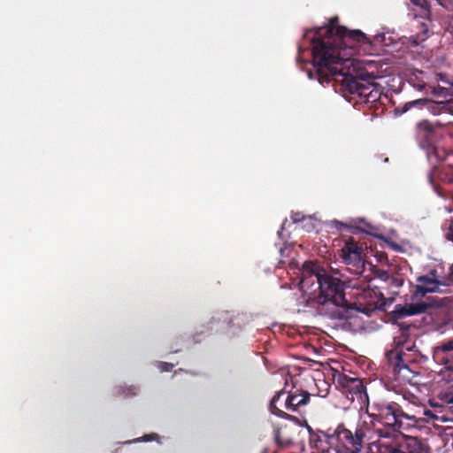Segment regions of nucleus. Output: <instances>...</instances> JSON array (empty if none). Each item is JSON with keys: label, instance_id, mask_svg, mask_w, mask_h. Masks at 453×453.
<instances>
[{"label": "nucleus", "instance_id": "nucleus-1", "mask_svg": "<svg viewBox=\"0 0 453 453\" xmlns=\"http://www.w3.org/2000/svg\"><path fill=\"white\" fill-rule=\"evenodd\" d=\"M338 22L339 18L333 17L326 26L307 30L304 34L311 45L312 69H309L307 74L321 85L331 81L339 82L343 90L357 95L365 102L375 76L363 70L346 51L353 50L359 44L370 43V41L362 31L349 30Z\"/></svg>", "mask_w": 453, "mask_h": 453}, {"label": "nucleus", "instance_id": "nucleus-2", "mask_svg": "<svg viewBox=\"0 0 453 453\" xmlns=\"http://www.w3.org/2000/svg\"><path fill=\"white\" fill-rule=\"evenodd\" d=\"M315 280L319 288L317 300L321 306L320 312L334 319L347 320L351 318L356 303L346 299L344 282L324 270L320 271L315 263L305 262L301 273L302 288L312 285Z\"/></svg>", "mask_w": 453, "mask_h": 453}, {"label": "nucleus", "instance_id": "nucleus-3", "mask_svg": "<svg viewBox=\"0 0 453 453\" xmlns=\"http://www.w3.org/2000/svg\"><path fill=\"white\" fill-rule=\"evenodd\" d=\"M364 436L362 429H357L353 434L342 426L330 435L311 434V453H359Z\"/></svg>", "mask_w": 453, "mask_h": 453}, {"label": "nucleus", "instance_id": "nucleus-4", "mask_svg": "<svg viewBox=\"0 0 453 453\" xmlns=\"http://www.w3.org/2000/svg\"><path fill=\"white\" fill-rule=\"evenodd\" d=\"M367 413L372 422H378L392 432L399 433L415 426L418 419L416 415L404 412L398 403L382 399L368 403Z\"/></svg>", "mask_w": 453, "mask_h": 453}, {"label": "nucleus", "instance_id": "nucleus-5", "mask_svg": "<svg viewBox=\"0 0 453 453\" xmlns=\"http://www.w3.org/2000/svg\"><path fill=\"white\" fill-rule=\"evenodd\" d=\"M446 124L441 121L422 119L416 124V136L420 147L426 151L428 160L436 164L445 159V151L434 144L438 130L444 128Z\"/></svg>", "mask_w": 453, "mask_h": 453}, {"label": "nucleus", "instance_id": "nucleus-6", "mask_svg": "<svg viewBox=\"0 0 453 453\" xmlns=\"http://www.w3.org/2000/svg\"><path fill=\"white\" fill-rule=\"evenodd\" d=\"M386 358L392 369L395 380L404 383H413V380L419 375L418 365L411 354L398 348L386 353Z\"/></svg>", "mask_w": 453, "mask_h": 453}, {"label": "nucleus", "instance_id": "nucleus-7", "mask_svg": "<svg viewBox=\"0 0 453 453\" xmlns=\"http://www.w3.org/2000/svg\"><path fill=\"white\" fill-rule=\"evenodd\" d=\"M341 257L353 275H361L365 268L363 248L354 240L349 238L341 250Z\"/></svg>", "mask_w": 453, "mask_h": 453}, {"label": "nucleus", "instance_id": "nucleus-8", "mask_svg": "<svg viewBox=\"0 0 453 453\" xmlns=\"http://www.w3.org/2000/svg\"><path fill=\"white\" fill-rule=\"evenodd\" d=\"M379 439L369 443L367 453H397V442L400 434L396 432L378 430Z\"/></svg>", "mask_w": 453, "mask_h": 453}, {"label": "nucleus", "instance_id": "nucleus-9", "mask_svg": "<svg viewBox=\"0 0 453 453\" xmlns=\"http://www.w3.org/2000/svg\"><path fill=\"white\" fill-rule=\"evenodd\" d=\"M334 379L344 393L351 395L352 399H354V395L357 396L359 399H362L363 395L367 397L365 387L361 379L350 377L340 372L334 374Z\"/></svg>", "mask_w": 453, "mask_h": 453}, {"label": "nucleus", "instance_id": "nucleus-10", "mask_svg": "<svg viewBox=\"0 0 453 453\" xmlns=\"http://www.w3.org/2000/svg\"><path fill=\"white\" fill-rule=\"evenodd\" d=\"M291 398L290 390L285 388L278 391L272 398L269 404V411L272 414L285 419H292V416L288 413L291 412Z\"/></svg>", "mask_w": 453, "mask_h": 453}, {"label": "nucleus", "instance_id": "nucleus-11", "mask_svg": "<svg viewBox=\"0 0 453 453\" xmlns=\"http://www.w3.org/2000/svg\"><path fill=\"white\" fill-rule=\"evenodd\" d=\"M434 361L443 365L446 370L453 371V340L441 342L433 349Z\"/></svg>", "mask_w": 453, "mask_h": 453}, {"label": "nucleus", "instance_id": "nucleus-12", "mask_svg": "<svg viewBox=\"0 0 453 453\" xmlns=\"http://www.w3.org/2000/svg\"><path fill=\"white\" fill-rule=\"evenodd\" d=\"M436 272L432 271L430 275H422L418 277V284L415 286V296H425L427 293H434L439 290L440 280L436 278Z\"/></svg>", "mask_w": 453, "mask_h": 453}, {"label": "nucleus", "instance_id": "nucleus-13", "mask_svg": "<svg viewBox=\"0 0 453 453\" xmlns=\"http://www.w3.org/2000/svg\"><path fill=\"white\" fill-rule=\"evenodd\" d=\"M429 305L425 302L416 303L396 304L392 311L395 319H400L408 316L418 315L425 312Z\"/></svg>", "mask_w": 453, "mask_h": 453}, {"label": "nucleus", "instance_id": "nucleus-14", "mask_svg": "<svg viewBox=\"0 0 453 453\" xmlns=\"http://www.w3.org/2000/svg\"><path fill=\"white\" fill-rule=\"evenodd\" d=\"M397 442V453H427L422 443L415 437L400 434Z\"/></svg>", "mask_w": 453, "mask_h": 453}, {"label": "nucleus", "instance_id": "nucleus-15", "mask_svg": "<svg viewBox=\"0 0 453 453\" xmlns=\"http://www.w3.org/2000/svg\"><path fill=\"white\" fill-rule=\"evenodd\" d=\"M290 398L291 412L302 413L311 400V394L308 391L294 388L290 390Z\"/></svg>", "mask_w": 453, "mask_h": 453}, {"label": "nucleus", "instance_id": "nucleus-16", "mask_svg": "<svg viewBox=\"0 0 453 453\" xmlns=\"http://www.w3.org/2000/svg\"><path fill=\"white\" fill-rule=\"evenodd\" d=\"M408 82L411 86L419 91H426L430 84L427 74L419 70L412 72L408 78Z\"/></svg>", "mask_w": 453, "mask_h": 453}, {"label": "nucleus", "instance_id": "nucleus-17", "mask_svg": "<svg viewBox=\"0 0 453 453\" xmlns=\"http://www.w3.org/2000/svg\"><path fill=\"white\" fill-rule=\"evenodd\" d=\"M274 441L279 447H288L294 444V438L289 433L288 426L278 427L274 430Z\"/></svg>", "mask_w": 453, "mask_h": 453}, {"label": "nucleus", "instance_id": "nucleus-18", "mask_svg": "<svg viewBox=\"0 0 453 453\" xmlns=\"http://www.w3.org/2000/svg\"><path fill=\"white\" fill-rule=\"evenodd\" d=\"M138 392H139V388L134 385H131V386L121 385L116 388V395H123L124 397L135 396V395H137Z\"/></svg>", "mask_w": 453, "mask_h": 453}, {"label": "nucleus", "instance_id": "nucleus-19", "mask_svg": "<svg viewBox=\"0 0 453 453\" xmlns=\"http://www.w3.org/2000/svg\"><path fill=\"white\" fill-rule=\"evenodd\" d=\"M426 94L433 95L435 97H442L446 98L450 96L449 90L447 88L441 87V86H434L429 84L427 90L426 91Z\"/></svg>", "mask_w": 453, "mask_h": 453}, {"label": "nucleus", "instance_id": "nucleus-20", "mask_svg": "<svg viewBox=\"0 0 453 453\" xmlns=\"http://www.w3.org/2000/svg\"><path fill=\"white\" fill-rule=\"evenodd\" d=\"M369 94L365 103H374L380 98V91L378 85L374 82V80H372Z\"/></svg>", "mask_w": 453, "mask_h": 453}, {"label": "nucleus", "instance_id": "nucleus-21", "mask_svg": "<svg viewBox=\"0 0 453 453\" xmlns=\"http://www.w3.org/2000/svg\"><path fill=\"white\" fill-rule=\"evenodd\" d=\"M429 102L428 99L426 98H420V99H417V100H413V101H411V102H408L406 103L403 107V112H406L407 111H409L410 109H411L412 107H424L427 104V103Z\"/></svg>", "mask_w": 453, "mask_h": 453}, {"label": "nucleus", "instance_id": "nucleus-22", "mask_svg": "<svg viewBox=\"0 0 453 453\" xmlns=\"http://www.w3.org/2000/svg\"><path fill=\"white\" fill-rule=\"evenodd\" d=\"M290 218L294 223L302 222L306 219V217L302 212H299V211H296V212L293 211L291 213Z\"/></svg>", "mask_w": 453, "mask_h": 453}, {"label": "nucleus", "instance_id": "nucleus-23", "mask_svg": "<svg viewBox=\"0 0 453 453\" xmlns=\"http://www.w3.org/2000/svg\"><path fill=\"white\" fill-rule=\"evenodd\" d=\"M331 226L332 227H334L336 228L337 230H342L343 228H347V225L339 221V220H332L331 223H330Z\"/></svg>", "mask_w": 453, "mask_h": 453}, {"label": "nucleus", "instance_id": "nucleus-24", "mask_svg": "<svg viewBox=\"0 0 453 453\" xmlns=\"http://www.w3.org/2000/svg\"><path fill=\"white\" fill-rule=\"evenodd\" d=\"M159 368L163 372H170L173 368V365L171 363L161 362L159 365Z\"/></svg>", "mask_w": 453, "mask_h": 453}, {"label": "nucleus", "instance_id": "nucleus-25", "mask_svg": "<svg viewBox=\"0 0 453 453\" xmlns=\"http://www.w3.org/2000/svg\"><path fill=\"white\" fill-rule=\"evenodd\" d=\"M442 81L444 83H447V84H449L450 86H453V82L448 81L446 79L445 75L443 73H436V81Z\"/></svg>", "mask_w": 453, "mask_h": 453}, {"label": "nucleus", "instance_id": "nucleus-26", "mask_svg": "<svg viewBox=\"0 0 453 453\" xmlns=\"http://www.w3.org/2000/svg\"><path fill=\"white\" fill-rule=\"evenodd\" d=\"M442 400L447 403H453V395H445Z\"/></svg>", "mask_w": 453, "mask_h": 453}, {"label": "nucleus", "instance_id": "nucleus-27", "mask_svg": "<svg viewBox=\"0 0 453 453\" xmlns=\"http://www.w3.org/2000/svg\"><path fill=\"white\" fill-rule=\"evenodd\" d=\"M424 414H425V415H427V416H430V417H432V418H436V416H435V415H434L430 411H424Z\"/></svg>", "mask_w": 453, "mask_h": 453}, {"label": "nucleus", "instance_id": "nucleus-28", "mask_svg": "<svg viewBox=\"0 0 453 453\" xmlns=\"http://www.w3.org/2000/svg\"><path fill=\"white\" fill-rule=\"evenodd\" d=\"M170 349H171V351L173 352V353H177V352H179L180 350V349L175 348L173 346H171Z\"/></svg>", "mask_w": 453, "mask_h": 453}, {"label": "nucleus", "instance_id": "nucleus-29", "mask_svg": "<svg viewBox=\"0 0 453 453\" xmlns=\"http://www.w3.org/2000/svg\"><path fill=\"white\" fill-rule=\"evenodd\" d=\"M302 50H303V46L300 45L298 47V53H299V55H301Z\"/></svg>", "mask_w": 453, "mask_h": 453}, {"label": "nucleus", "instance_id": "nucleus-30", "mask_svg": "<svg viewBox=\"0 0 453 453\" xmlns=\"http://www.w3.org/2000/svg\"><path fill=\"white\" fill-rule=\"evenodd\" d=\"M397 344H398V345H400V344L403 345V341H401V340H398V341H397Z\"/></svg>", "mask_w": 453, "mask_h": 453}, {"label": "nucleus", "instance_id": "nucleus-31", "mask_svg": "<svg viewBox=\"0 0 453 453\" xmlns=\"http://www.w3.org/2000/svg\"><path fill=\"white\" fill-rule=\"evenodd\" d=\"M406 349L410 351V350H411V347H406Z\"/></svg>", "mask_w": 453, "mask_h": 453}, {"label": "nucleus", "instance_id": "nucleus-32", "mask_svg": "<svg viewBox=\"0 0 453 453\" xmlns=\"http://www.w3.org/2000/svg\"><path fill=\"white\" fill-rule=\"evenodd\" d=\"M284 224H285V223H283V224H282V226H281V230H283V229H284Z\"/></svg>", "mask_w": 453, "mask_h": 453}]
</instances>
